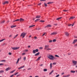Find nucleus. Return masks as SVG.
Wrapping results in <instances>:
<instances>
[{"label": "nucleus", "mask_w": 77, "mask_h": 77, "mask_svg": "<svg viewBox=\"0 0 77 77\" xmlns=\"http://www.w3.org/2000/svg\"><path fill=\"white\" fill-rule=\"evenodd\" d=\"M53 71H54V70H52V71H51V72L49 73L50 75V74H52V73H53Z\"/></svg>", "instance_id": "7c9ffc66"}, {"label": "nucleus", "mask_w": 77, "mask_h": 77, "mask_svg": "<svg viewBox=\"0 0 77 77\" xmlns=\"http://www.w3.org/2000/svg\"><path fill=\"white\" fill-rule=\"evenodd\" d=\"M71 72H72V73H74L75 72V71L74 70H71Z\"/></svg>", "instance_id": "b1692460"}, {"label": "nucleus", "mask_w": 77, "mask_h": 77, "mask_svg": "<svg viewBox=\"0 0 77 77\" xmlns=\"http://www.w3.org/2000/svg\"><path fill=\"white\" fill-rule=\"evenodd\" d=\"M24 66H21V67L18 68V69H22V68H24Z\"/></svg>", "instance_id": "2eb2a0df"}, {"label": "nucleus", "mask_w": 77, "mask_h": 77, "mask_svg": "<svg viewBox=\"0 0 77 77\" xmlns=\"http://www.w3.org/2000/svg\"><path fill=\"white\" fill-rule=\"evenodd\" d=\"M63 11L64 12H68L69 11L68 10H63Z\"/></svg>", "instance_id": "e433bc0d"}, {"label": "nucleus", "mask_w": 77, "mask_h": 77, "mask_svg": "<svg viewBox=\"0 0 77 77\" xmlns=\"http://www.w3.org/2000/svg\"><path fill=\"white\" fill-rule=\"evenodd\" d=\"M47 71V69H44V71Z\"/></svg>", "instance_id": "37998d69"}, {"label": "nucleus", "mask_w": 77, "mask_h": 77, "mask_svg": "<svg viewBox=\"0 0 77 77\" xmlns=\"http://www.w3.org/2000/svg\"><path fill=\"white\" fill-rule=\"evenodd\" d=\"M39 51V50L38 49H37L35 50H34L33 51V53L34 54H35L36 53V52H38Z\"/></svg>", "instance_id": "7ed1b4c3"}, {"label": "nucleus", "mask_w": 77, "mask_h": 77, "mask_svg": "<svg viewBox=\"0 0 77 77\" xmlns=\"http://www.w3.org/2000/svg\"><path fill=\"white\" fill-rule=\"evenodd\" d=\"M49 42H52V40H51L49 41Z\"/></svg>", "instance_id": "5fc2aeb1"}, {"label": "nucleus", "mask_w": 77, "mask_h": 77, "mask_svg": "<svg viewBox=\"0 0 77 77\" xmlns=\"http://www.w3.org/2000/svg\"><path fill=\"white\" fill-rule=\"evenodd\" d=\"M77 41V39H75V40H74L73 41V42L72 43V44H74V43H75V42H76Z\"/></svg>", "instance_id": "4468645a"}, {"label": "nucleus", "mask_w": 77, "mask_h": 77, "mask_svg": "<svg viewBox=\"0 0 77 77\" xmlns=\"http://www.w3.org/2000/svg\"><path fill=\"white\" fill-rule=\"evenodd\" d=\"M57 34V32H54L52 33L51 34V35H56Z\"/></svg>", "instance_id": "0eeeda50"}, {"label": "nucleus", "mask_w": 77, "mask_h": 77, "mask_svg": "<svg viewBox=\"0 0 77 77\" xmlns=\"http://www.w3.org/2000/svg\"><path fill=\"white\" fill-rule=\"evenodd\" d=\"M52 3H53V2H49L47 3V4H52Z\"/></svg>", "instance_id": "cd10ccee"}, {"label": "nucleus", "mask_w": 77, "mask_h": 77, "mask_svg": "<svg viewBox=\"0 0 77 77\" xmlns=\"http://www.w3.org/2000/svg\"><path fill=\"white\" fill-rule=\"evenodd\" d=\"M56 63H53V65H56Z\"/></svg>", "instance_id": "8fccbe9b"}, {"label": "nucleus", "mask_w": 77, "mask_h": 77, "mask_svg": "<svg viewBox=\"0 0 77 77\" xmlns=\"http://www.w3.org/2000/svg\"><path fill=\"white\" fill-rule=\"evenodd\" d=\"M48 48H49V45H45V49L46 50Z\"/></svg>", "instance_id": "423d86ee"}, {"label": "nucleus", "mask_w": 77, "mask_h": 77, "mask_svg": "<svg viewBox=\"0 0 77 77\" xmlns=\"http://www.w3.org/2000/svg\"><path fill=\"white\" fill-rule=\"evenodd\" d=\"M40 58H41V57L40 56L37 59V60H40Z\"/></svg>", "instance_id": "aec40b11"}, {"label": "nucleus", "mask_w": 77, "mask_h": 77, "mask_svg": "<svg viewBox=\"0 0 77 77\" xmlns=\"http://www.w3.org/2000/svg\"><path fill=\"white\" fill-rule=\"evenodd\" d=\"M41 4H42V3H39L38 4V5H41Z\"/></svg>", "instance_id": "4d7b16f0"}, {"label": "nucleus", "mask_w": 77, "mask_h": 77, "mask_svg": "<svg viewBox=\"0 0 77 77\" xmlns=\"http://www.w3.org/2000/svg\"><path fill=\"white\" fill-rule=\"evenodd\" d=\"M20 75H17V77H18V76H20Z\"/></svg>", "instance_id": "338daca9"}, {"label": "nucleus", "mask_w": 77, "mask_h": 77, "mask_svg": "<svg viewBox=\"0 0 77 77\" xmlns=\"http://www.w3.org/2000/svg\"><path fill=\"white\" fill-rule=\"evenodd\" d=\"M4 65V64L3 63H0V66L1 65Z\"/></svg>", "instance_id": "a18cd8bd"}, {"label": "nucleus", "mask_w": 77, "mask_h": 77, "mask_svg": "<svg viewBox=\"0 0 77 77\" xmlns=\"http://www.w3.org/2000/svg\"><path fill=\"white\" fill-rule=\"evenodd\" d=\"M50 66L51 68H52V63H50Z\"/></svg>", "instance_id": "2f4dec72"}, {"label": "nucleus", "mask_w": 77, "mask_h": 77, "mask_svg": "<svg viewBox=\"0 0 77 77\" xmlns=\"http://www.w3.org/2000/svg\"><path fill=\"white\" fill-rule=\"evenodd\" d=\"M19 60H20V58H18L17 60V62H19Z\"/></svg>", "instance_id": "bf43d9fd"}, {"label": "nucleus", "mask_w": 77, "mask_h": 77, "mask_svg": "<svg viewBox=\"0 0 77 77\" xmlns=\"http://www.w3.org/2000/svg\"><path fill=\"white\" fill-rule=\"evenodd\" d=\"M18 35L17 34V35H16L14 37V39H15L16 37H17V36H18Z\"/></svg>", "instance_id": "c9c22d12"}, {"label": "nucleus", "mask_w": 77, "mask_h": 77, "mask_svg": "<svg viewBox=\"0 0 77 77\" xmlns=\"http://www.w3.org/2000/svg\"><path fill=\"white\" fill-rule=\"evenodd\" d=\"M26 34V33L23 32L21 33L20 36H23V38H24V36H25Z\"/></svg>", "instance_id": "f03ea898"}, {"label": "nucleus", "mask_w": 77, "mask_h": 77, "mask_svg": "<svg viewBox=\"0 0 77 77\" xmlns=\"http://www.w3.org/2000/svg\"><path fill=\"white\" fill-rule=\"evenodd\" d=\"M54 26H57V24H54Z\"/></svg>", "instance_id": "052dcab7"}, {"label": "nucleus", "mask_w": 77, "mask_h": 77, "mask_svg": "<svg viewBox=\"0 0 77 77\" xmlns=\"http://www.w3.org/2000/svg\"><path fill=\"white\" fill-rule=\"evenodd\" d=\"M34 38L35 39H37V37H34Z\"/></svg>", "instance_id": "6e6d98bb"}, {"label": "nucleus", "mask_w": 77, "mask_h": 77, "mask_svg": "<svg viewBox=\"0 0 77 77\" xmlns=\"http://www.w3.org/2000/svg\"><path fill=\"white\" fill-rule=\"evenodd\" d=\"M35 77H39V76L38 75L35 76Z\"/></svg>", "instance_id": "774afa93"}, {"label": "nucleus", "mask_w": 77, "mask_h": 77, "mask_svg": "<svg viewBox=\"0 0 77 77\" xmlns=\"http://www.w3.org/2000/svg\"><path fill=\"white\" fill-rule=\"evenodd\" d=\"M47 57L48 59H50L51 60H52V59H53V56L51 55H50L49 54H48L47 55Z\"/></svg>", "instance_id": "f257e3e1"}, {"label": "nucleus", "mask_w": 77, "mask_h": 77, "mask_svg": "<svg viewBox=\"0 0 77 77\" xmlns=\"http://www.w3.org/2000/svg\"><path fill=\"white\" fill-rule=\"evenodd\" d=\"M62 18V17H58L56 19V20H58H58H60V19H61V18Z\"/></svg>", "instance_id": "dca6fc26"}, {"label": "nucleus", "mask_w": 77, "mask_h": 77, "mask_svg": "<svg viewBox=\"0 0 77 77\" xmlns=\"http://www.w3.org/2000/svg\"><path fill=\"white\" fill-rule=\"evenodd\" d=\"M39 54H40V53L38 52L35 55V56H38V55H39Z\"/></svg>", "instance_id": "ddd939ff"}, {"label": "nucleus", "mask_w": 77, "mask_h": 77, "mask_svg": "<svg viewBox=\"0 0 77 77\" xmlns=\"http://www.w3.org/2000/svg\"><path fill=\"white\" fill-rule=\"evenodd\" d=\"M74 18H75V17H70V18L69 19V20H70L71 19H74Z\"/></svg>", "instance_id": "6ab92c4d"}, {"label": "nucleus", "mask_w": 77, "mask_h": 77, "mask_svg": "<svg viewBox=\"0 0 77 77\" xmlns=\"http://www.w3.org/2000/svg\"><path fill=\"white\" fill-rule=\"evenodd\" d=\"M1 62H6V60H1Z\"/></svg>", "instance_id": "393cba45"}, {"label": "nucleus", "mask_w": 77, "mask_h": 77, "mask_svg": "<svg viewBox=\"0 0 77 77\" xmlns=\"http://www.w3.org/2000/svg\"><path fill=\"white\" fill-rule=\"evenodd\" d=\"M20 21V19H17L14 21L13 22H15V21Z\"/></svg>", "instance_id": "a211bd4d"}, {"label": "nucleus", "mask_w": 77, "mask_h": 77, "mask_svg": "<svg viewBox=\"0 0 77 77\" xmlns=\"http://www.w3.org/2000/svg\"><path fill=\"white\" fill-rule=\"evenodd\" d=\"M24 20L23 19H22V18H20V21H23Z\"/></svg>", "instance_id": "f3484780"}, {"label": "nucleus", "mask_w": 77, "mask_h": 77, "mask_svg": "<svg viewBox=\"0 0 77 77\" xmlns=\"http://www.w3.org/2000/svg\"><path fill=\"white\" fill-rule=\"evenodd\" d=\"M40 19H38L35 20V22H37L38 21H39Z\"/></svg>", "instance_id": "412c9836"}, {"label": "nucleus", "mask_w": 77, "mask_h": 77, "mask_svg": "<svg viewBox=\"0 0 77 77\" xmlns=\"http://www.w3.org/2000/svg\"><path fill=\"white\" fill-rule=\"evenodd\" d=\"M23 60H26V57H24Z\"/></svg>", "instance_id": "a19ab883"}, {"label": "nucleus", "mask_w": 77, "mask_h": 77, "mask_svg": "<svg viewBox=\"0 0 77 77\" xmlns=\"http://www.w3.org/2000/svg\"><path fill=\"white\" fill-rule=\"evenodd\" d=\"M41 15H38L35 18H41Z\"/></svg>", "instance_id": "f8f14e48"}, {"label": "nucleus", "mask_w": 77, "mask_h": 77, "mask_svg": "<svg viewBox=\"0 0 77 77\" xmlns=\"http://www.w3.org/2000/svg\"><path fill=\"white\" fill-rule=\"evenodd\" d=\"M16 70L15 69V70H13L12 71H11V72H10V73H13V72H14V71H15V70Z\"/></svg>", "instance_id": "bb28decb"}, {"label": "nucleus", "mask_w": 77, "mask_h": 77, "mask_svg": "<svg viewBox=\"0 0 77 77\" xmlns=\"http://www.w3.org/2000/svg\"><path fill=\"white\" fill-rule=\"evenodd\" d=\"M30 48V46L29 45L28 46V48Z\"/></svg>", "instance_id": "0e129e2a"}, {"label": "nucleus", "mask_w": 77, "mask_h": 77, "mask_svg": "<svg viewBox=\"0 0 77 77\" xmlns=\"http://www.w3.org/2000/svg\"><path fill=\"white\" fill-rule=\"evenodd\" d=\"M39 66H43V64H41L39 65Z\"/></svg>", "instance_id": "13d9d810"}, {"label": "nucleus", "mask_w": 77, "mask_h": 77, "mask_svg": "<svg viewBox=\"0 0 77 77\" xmlns=\"http://www.w3.org/2000/svg\"><path fill=\"white\" fill-rule=\"evenodd\" d=\"M16 27V25H15V26L12 25L11 26V28H13L14 27Z\"/></svg>", "instance_id": "a878e982"}, {"label": "nucleus", "mask_w": 77, "mask_h": 77, "mask_svg": "<svg viewBox=\"0 0 77 77\" xmlns=\"http://www.w3.org/2000/svg\"><path fill=\"white\" fill-rule=\"evenodd\" d=\"M51 50V48H48L46 50L47 51H49V50Z\"/></svg>", "instance_id": "5701e85b"}, {"label": "nucleus", "mask_w": 77, "mask_h": 77, "mask_svg": "<svg viewBox=\"0 0 77 77\" xmlns=\"http://www.w3.org/2000/svg\"><path fill=\"white\" fill-rule=\"evenodd\" d=\"M40 22H41V23H43L45 22V21L44 20H40Z\"/></svg>", "instance_id": "f704fd0d"}, {"label": "nucleus", "mask_w": 77, "mask_h": 77, "mask_svg": "<svg viewBox=\"0 0 77 77\" xmlns=\"http://www.w3.org/2000/svg\"><path fill=\"white\" fill-rule=\"evenodd\" d=\"M11 69V68L8 67L6 69L5 71H9V69Z\"/></svg>", "instance_id": "9d476101"}, {"label": "nucleus", "mask_w": 77, "mask_h": 77, "mask_svg": "<svg viewBox=\"0 0 77 77\" xmlns=\"http://www.w3.org/2000/svg\"><path fill=\"white\" fill-rule=\"evenodd\" d=\"M44 5H45V6H46V7L47 6V4L46 3H44Z\"/></svg>", "instance_id": "72a5a7b5"}, {"label": "nucleus", "mask_w": 77, "mask_h": 77, "mask_svg": "<svg viewBox=\"0 0 77 77\" xmlns=\"http://www.w3.org/2000/svg\"><path fill=\"white\" fill-rule=\"evenodd\" d=\"M39 48L40 49H43V48H42V47H40Z\"/></svg>", "instance_id": "09e8293b"}, {"label": "nucleus", "mask_w": 77, "mask_h": 77, "mask_svg": "<svg viewBox=\"0 0 77 77\" xmlns=\"http://www.w3.org/2000/svg\"><path fill=\"white\" fill-rule=\"evenodd\" d=\"M53 59H52V60H54V59L56 60L57 59H56V57H54L53 56Z\"/></svg>", "instance_id": "c756f323"}, {"label": "nucleus", "mask_w": 77, "mask_h": 77, "mask_svg": "<svg viewBox=\"0 0 77 77\" xmlns=\"http://www.w3.org/2000/svg\"><path fill=\"white\" fill-rule=\"evenodd\" d=\"M18 72L15 73V74H14L15 75H17L18 74Z\"/></svg>", "instance_id": "c03bdc74"}, {"label": "nucleus", "mask_w": 77, "mask_h": 77, "mask_svg": "<svg viewBox=\"0 0 77 77\" xmlns=\"http://www.w3.org/2000/svg\"><path fill=\"white\" fill-rule=\"evenodd\" d=\"M4 40H5V39H2V40H0V42H2V41H3Z\"/></svg>", "instance_id": "58836bf2"}, {"label": "nucleus", "mask_w": 77, "mask_h": 77, "mask_svg": "<svg viewBox=\"0 0 77 77\" xmlns=\"http://www.w3.org/2000/svg\"><path fill=\"white\" fill-rule=\"evenodd\" d=\"M9 2L8 1H5L3 3V5H5V4H8Z\"/></svg>", "instance_id": "1a4fd4ad"}, {"label": "nucleus", "mask_w": 77, "mask_h": 77, "mask_svg": "<svg viewBox=\"0 0 77 77\" xmlns=\"http://www.w3.org/2000/svg\"><path fill=\"white\" fill-rule=\"evenodd\" d=\"M60 75L59 74L57 75L55 77H58Z\"/></svg>", "instance_id": "49530a36"}, {"label": "nucleus", "mask_w": 77, "mask_h": 77, "mask_svg": "<svg viewBox=\"0 0 77 77\" xmlns=\"http://www.w3.org/2000/svg\"><path fill=\"white\" fill-rule=\"evenodd\" d=\"M55 56L57 57H59V56H58L57 55H55Z\"/></svg>", "instance_id": "4c0bfd02"}, {"label": "nucleus", "mask_w": 77, "mask_h": 77, "mask_svg": "<svg viewBox=\"0 0 77 77\" xmlns=\"http://www.w3.org/2000/svg\"><path fill=\"white\" fill-rule=\"evenodd\" d=\"M41 29V28H38L36 30H40Z\"/></svg>", "instance_id": "de8ad7c7"}, {"label": "nucleus", "mask_w": 77, "mask_h": 77, "mask_svg": "<svg viewBox=\"0 0 77 77\" xmlns=\"http://www.w3.org/2000/svg\"><path fill=\"white\" fill-rule=\"evenodd\" d=\"M51 27V25H48L46 26L45 27V28H46V27Z\"/></svg>", "instance_id": "6e6552de"}, {"label": "nucleus", "mask_w": 77, "mask_h": 77, "mask_svg": "<svg viewBox=\"0 0 77 77\" xmlns=\"http://www.w3.org/2000/svg\"><path fill=\"white\" fill-rule=\"evenodd\" d=\"M75 47H77V44H75L74 45Z\"/></svg>", "instance_id": "e2e57ef3"}, {"label": "nucleus", "mask_w": 77, "mask_h": 77, "mask_svg": "<svg viewBox=\"0 0 77 77\" xmlns=\"http://www.w3.org/2000/svg\"><path fill=\"white\" fill-rule=\"evenodd\" d=\"M14 75H11L10 77H12L13 76H14Z\"/></svg>", "instance_id": "680f3d73"}, {"label": "nucleus", "mask_w": 77, "mask_h": 77, "mask_svg": "<svg viewBox=\"0 0 77 77\" xmlns=\"http://www.w3.org/2000/svg\"><path fill=\"white\" fill-rule=\"evenodd\" d=\"M69 76H70V75H64L63 76L64 77H69Z\"/></svg>", "instance_id": "c85d7f7f"}, {"label": "nucleus", "mask_w": 77, "mask_h": 77, "mask_svg": "<svg viewBox=\"0 0 77 77\" xmlns=\"http://www.w3.org/2000/svg\"><path fill=\"white\" fill-rule=\"evenodd\" d=\"M4 72V70H1L0 71V73H2Z\"/></svg>", "instance_id": "473e14b6"}, {"label": "nucleus", "mask_w": 77, "mask_h": 77, "mask_svg": "<svg viewBox=\"0 0 77 77\" xmlns=\"http://www.w3.org/2000/svg\"><path fill=\"white\" fill-rule=\"evenodd\" d=\"M20 48L18 47H11V48L12 49H13V50H17L18 49Z\"/></svg>", "instance_id": "39448f33"}, {"label": "nucleus", "mask_w": 77, "mask_h": 77, "mask_svg": "<svg viewBox=\"0 0 77 77\" xmlns=\"http://www.w3.org/2000/svg\"><path fill=\"white\" fill-rule=\"evenodd\" d=\"M5 21L3 20V21L1 22V23H5Z\"/></svg>", "instance_id": "ea45409f"}, {"label": "nucleus", "mask_w": 77, "mask_h": 77, "mask_svg": "<svg viewBox=\"0 0 77 77\" xmlns=\"http://www.w3.org/2000/svg\"><path fill=\"white\" fill-rule=\"evenodd\" d=\"M9 55H11V53L9 52Z\"/></svg>", "instance_id": "864d4df0"}, {"label": "nucleus", "mask_w": 77, "mask_h": 77, "mask_svg": "<svg viewBox=\"0 0 77 77\" xmlns=\"http://www.w3.org/2000/svg\"><path fill=\"white\" fill-rule=\"evenodd\" d=\"M65 35H66V36H68L69 35V33H68V32H65Z\"/></svg>", "instance_id": "9b49d317"}, {"label": "nucleus", "mask_w": 77, "mask_h": 77, "mask_svg": "<svg viewBox=\"0 0 77 77\" xmlns=\"http://www.w3.org/2000/svg\"><path fill=\"white\" fill-rule=\"evenodd\" d=\"M64 74V72H63L62 73L61 75H63V74Z\"/></svg>", "instance_id": "69168bd1"}, {"label": "nucleus", "mask_w": 77, "mask_h": 77, "mask_svg": "<svg viewBox=\"0 0 77 77\" xmlns=\"http://www.w3.org/2000/svg\"><path fill=\"white\" fill-rule=\"evenodd\" d=\"M46 33L45 32L44 34H43L42 35V36H44V35H45V34Z\"/></svg>", "instance_id": "603ef678"}, {"label": "nucleus", "mask_w": 77, "mask_h": 77, "mask_svg": "<svg viewBox=\"0 0 77 77\" xmlns=\"http://www.w3.org/2000/svg\"><path fill=\"white\" fill-rule=\"evenodd\" d=\"M53 42H56V39H54L53 41Z\"/></svg>", "instance_id": "79ce46f5"}, {"label": "nucleus", "mask_w": 77, "mask_h": 77, "mask_svg": "<svg viewBox=\"0 0 77 77\" xmlns=\"http://www.w3.org/2000/svg\"><path fill=\"white\" fill-rule=\"evenodd\" d=\"M34 26H35V25H33L31 26H29V28H31L32 27H34Z\"/></svg>", "instance_id": "4be33fe9"}, {"label": "nucleus", "mask_w": 77, "mask_h": 77, "mask_svg": "<svg viewBox=\"0 0 77 77\" xmlns=\"http://www.w3.org/2000/svg\"><path fill=\"white\" fill-rule=\"evenodd\" d=\"M72 63H73V64H74V65H73L74 66V65H77V63L76 61L72 60Z\"/></svg>", "instance_id": "20e7f679"}, {"label": "nucleus", "mask_w": 77, "mask_h": 77, "mask_svg": "<svg viewBox=\"0 0 77 77\" xmlns=\"http://www.w3.org/2000/svg\"><path fill=\"white\" fill-rule=\"evenodd\" d=\"M40 1H42L43 2H45L46 0H41Z\"/></svg>", "instance_id": "3c124183"}]
</instances>
